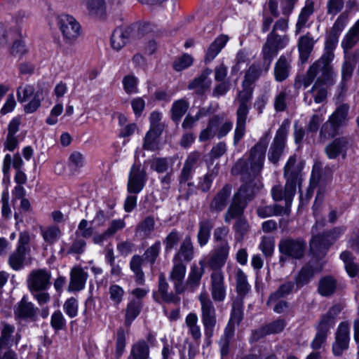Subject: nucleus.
Instances as JSON below:
<instances>
[{"instance_id": "f257e3e1", "label": "nucleus", "mask_w": 359, "mask_h": 359, "mask_svg": "<svg viewBox=\"0 0 359 359\" xmlns=\"http://www.w3.org/2000/svg\"><path fill=\"white\" fill-rule=\"evenodd\" d=\"M194 257V248L190 236L184 238L180 247L172 259L173 266L168 278L172 283L175 292H168L169 284L165 275L161 273L158 276V291L154 298L158 303L177 304L180 301L179 294L186 290L184 278L187 272L186 263L190 262Z\"/></svg>"}, {"instance_id": "f03ea898", "label": "nucleus", "mask_w": 359, "mask_h": 359, "mask_svg": "<svg viewBox=\"0 0 359 359\" xmlns=\"http://www.w3.org/2000/svg\"><path fill=\"white\" fill-rule=\"evenodd\" d=\"M233 174L241 175L243 184L233 195V198L242 203L248 205V203L253 200L255 194L263 187L259 177L249 175V169L243 161H238L232 168Z\"/></svg>"}, {"instance_id": "7ed1b4c3", "label": "nucleus", "mask_w": 359, "mask_h": 359, "mask_svg": "<svg viewBox=\"0 0 359 359\" xmlns=\"http://www.w3.org/2000/svg\"><path fill=\"white\" fill-rule=\"evenodd\" d=\"M242 90L238 92L236 99L238 102V107L236 113V124L233 135L235 146L239 143L245 134V125L253 94L252 86L242 83Z\"/></svg>"}, {"instance_id": "20e7f679", "label": "nucleus", "mask_w": 359, "mask_h": 359, "mask_svg": "<svg viewBox=\"0 0 359 359\" xmlns=\"http://www.w3.org/2000/svg\"><path fill=\"white\" fill-rule=\"evenodd\" d=\"M51 275L45 269L32 270L27 276V287L40 306L50 302V296L46 290L50 287Z\"/></svg>"}, {"instance_id": "39448f33", "label": "nucleus", "mask_w": 359, "mask_h": 359, "mask_svg": "<svg viewBox=\"0 0 359 359\" xmlns=\"http://www.w3.org/2000/svg\"><path fill=\"white\" fill-rule=\"evenodd\" d=\"M344 226H335L333 229L312 236L310 242V252L317 259L323 258L329 248L345 232Z\"/></svg>"}, {"instance_id": "423d86ee", "label": "nucleus", "mask_w": 359, "mask_h": 359, "mask_svg": "<svg viewBox=\"0 0 359 359\" xmlns=\"http://www.w3.org/2000/svg\"><path fill=\"white\" fill-rule=\"evenodd\" d=\"M268 142L269 133H266L259 140L257 143L250 149L248 162L243 159L238 160L243 161L246 167L249 169V175L259 177L264 167Z\"/></svg>"}, {"instance_id": "0eeeda50", "label": "nucleus", "mask_w": 359, "mask_h": 359, "mask_svg": "<svg viewBox=\"0 0 359 359\" xmlns=\"http://www.w3.org/2000/svg\"><path fill=\"white\" fill-rule=\"evenodd\" d=\"M341 311L339 305H334L330 308L328 311L320 317L318 324L316 327V334L311 341V347L313 350H318L325 342L328 334L334 325L335 318Z\"/></svg>"}, {"instance_id": "6e6552de", "label": "nucleus", "mask_w": 359, "mask_h": 359, "mask_svg": "<svg viewBox=\"0 0 359 359\" xmlns=\"http://www.w3.org/2000/svg\"><path fill=\"white\" fill-rule=\"evenodd\" d=\"M201 304V321L204 328V334L208 344L211 343L215 327L217 324V313L212 300L205 292L198 296Z\"/></svg>"}, {"instance_id": "1a4fd4ad", "label": "nucleus", "mask_w": 359, "mask_h": 359, "mask_svg": "<svg viewBox=\"0 0 359 359\" xmlns=\"http://www.w3.org/2000/svg\"><path fill=\"white\" fill-rule=\"evenodd\" d=\"M334 57V53L329 50L324 53L323 55L316 61L307 70L306 76L302 80V83L305 88L309 86L313 81H318L320 78L323 76H329L334 72V69L331 65Z\"/></svg>"}, {"instance_id": "9d476101", "label": "nucleus", "mask_w": 359, "mask_h": 359, "mask_svg": "<svg viewBox=\"0 0 359 359\" xmlns=\"http://www.w3.org/2000/svg\"><path fill=\"white\" fill-rule=\"evenodd\" d=\"M288 28V18H281L273 26L262 47L278 55L279 51L285 48L289 43L287 35H280L277 31L286 32Z\"/></svg>"}, {"instance_id": "9b49d317", "label": "nucleus", "mask_w": 359, "mask_h": 359, "mask_svg": "<svg viewBox=\"0 0 359 359\" xmlns=\"http://www.w3.org/2000/svg\"><path fill=\"white\" fill-rule=\"evenodd\" d=\"M277 56L276 54L264 48H262L260 63L252 64L245 72L243 83L245 85H252L257 81L262 75L266 74L271 67L273 59Z\"/></svg>"}, {"instance_id": "f8f14e48", "label": "nucleus", "mask_w": 359, "mask_h": 359, "mask_svg": "<svg viewBox=\"0 0 359 359\" xmlns=\"http://www.w3.org/2000/svg\"><path fill=\"white\" fill-rule=\"evenodd\" d=\"M336 73L334 72L329 76H323L315 81L312 88L304 94V101L311 105L313 100L320 104L325 102L327 97V89L335 83Z\"/></svg>"}, {"instance_id": "ddd939ff", "label": "nucleus", "mask_w": 359, "mask_h": 359, "mask_svg": "<svg viewBox=\"0 0 359 359\" xmlns=\"http://www.w3.org/2000/svg\"><path fill=\"white\" fill-rule=\"evenodd\" d=\"M290 125V121L289 119H285L282 122L270 146L268 159L275 165L278 164L285 148Z\"/></svg>"}, {"instance_id": "4468645a", "label": "nucleus", "mask_w": 359, "mask_h": 359, "mask_svg": "<svg viewBox=\"0 0 359 359\" xmlns=\"http://www.w3.org/2000/svg\"><path fill=\"white\" fill-rule=\"evenodd\" d=\"M57 25L67 44H74L81 34V25L72 15L62 14L58 17Z\"/></svg>"}, {"instance_id": "2eb2a0df", "label": "nucleus", "mask_w": 359, "mask_h": 359, "mask_svg": "<svg viewBox=\"0 0 359 359\" xmlns=\"http://www.w3.org/2000/svg\"><path fill=\"white\" fill-rule=\"evenodd\" d=\"M278 248L280 252L287 257L301 259L305 254L306 242L300 238H287L280 240Z\"/></svg>"}, {"instance_id": "dca6fc26", "label": "nucleus", "mask_w": 359, "mask_h": 359, "mask_svg": "<svg viewBox=\"0 0 359 359\" xmlns=\"http://www.w3.org/2000/svg\"><path fill=\"white\" fill-rule=\"evenodd\" d=\"M353 140L350 136H341L334 139L325 147V153L329 159H336L341 156L345 159L348 150L352 147Z\"/></svg>"}, {"instance_id": "f3484780", "label": "nucleus", "mask_w": 359, "mask_h": 359, "mask_svg": "<svg viewBox=\"0 0 359 359\" xmlns=\"http://www.w3.org/2000/svg\"><path fill=\"white\" fill-rule=\"evenodd\" d=\"M350 325L344 321L339 323L334 334V341L332 345V351L334 356L340 357L349 348Z\"/></svg>"}, {"instance_id": "a211bd4d", "label": "nucleus", "mask_w": 359, "mask_h": 359, "mask_svg": "<svg viewBox=\"0 0 359 359\" xmlns=\"http://www.w3.org/2000/svg\"><path fill=\"white\" fill-rule=\"evenodd\" d=\"M147 180V172L141 165L134 163L128 175L127 191L130 194H137L144 187Z\"/></svg>"}, {"instance_id": "6ab92c4d", "label": "nucleus", "mask_w": 359, "mask_h": 359, "mask_svg": "<svg viewBox=\"0 0 359 359\" xmlns=\"http://www.w3.org/2000/svg\"><path fill=\"white\" fill-rule=\"evenodd\" d=\"M21 339V334L16 331L14 325L5 321L0 323V348H11L18 346Z\"/></svg>"}, {"instance_id": "aec40b11", "label": "nucleus", "mask_w": 359, "mask_h": 359, "mask_svg": "<svg viewBox=\"0 0 359 359\" xmlns=\"http://www.w3.org/2000/svg\"><path fill=\"white\" fill-rule=\"evenodd\" d=\"M135 27H118L116 28L111 36V48L118 51L128 44L132 39H135Z\"/></svg>"}, {"instance_id": "412c9836", "label": "nucleus", "mask_w": 359, "mask_h": 359, "mask_svg": "<svg viewBox=\"0 0 359 359\" xmlns=\"http://www.w3.org/2000/svg\"><path fill=\"white\" fill-rule=\"evenodd\" d=\"M210 291L212 299L215 302H222L226 299V287L222 271H215L210 274Z\"/></svg>"}, {"instance_id": "4be33fe9", "label": "nucleus", "mask_w": 359, "mask_h": 359, "mask_svg": "<svg viewBox=\"0 0 359 359\" xmlns=\"http://www.w3.org/2000/svg\"><path fill=\"white\" fill-rule=\"evenodd\" d=\"M231 190V185L226 184L214 195L209 204V210L211 213L218 214L226 209L229 202Z\"/></svg>"}, {"instance_id": "5701e85b", "label": "nucleus", "mask_w": 359, "mask_h": 359, "mask_svg": "<svg viewBox=\"0 0 359 359\" xmlns=\"http://www.w3.org/2000/svg\"><path fill=\"white\" fill-rule=\"evenodd\" d=\"M348 22V15L346 13H341L336 20L332 27L330 29L325 42V52L330 50L333 53L339 37L346 27Z\"/></svg>"}, {"instance_id": "b1692460", "label": "nucleus", "mask_w": 359, "mask_h": 359, "mask_svg": "<svg viewBox=\"0 0 359 359\" xmlns=\"http://www.w3.org/2000/svg\"><path fill=\"white\" fill-rule=\"evenodd\" d=\"M229 243L218 244L212 251V255L208 260L209 266L213 270L221 271V268L225 264L229 252Z\"/></svg>"}, {"instance_id": "393cba45", "label": "nucleus", "mask_w": 359, "mask_h": 359, "mask_svg": "<svg viewBox=\"0 0 359 359\" xmlns=\"http://www.w3.org/2000/svg\"><path fill=\"white\" fill-rule=\"evenodd\" d=\"M37 308H35L32 302H27L25 297H23L14 308V315L16 320H34Z\"/></svg>"}, {"instance_id": "a878e982", "label": "nucleus", "mask_w": 359, "mask_h": 359, "mask_svg": "<svg viewBox=\"0 0 359 359\" xmlns=\"http://www.w3.org/2000/svg\"><path fill=\"white\" fill-rule=\"evenodd\" d=\"M359 57V49L355 50L351 56L345 58L341 66V81L339 88L341 91L346 89V82L349 81L355 69L358 58Z\"/></svg>"}, {"instance_id": "bb28decb", "label": "nucleus", "mask_w": 359, "mask_h": 359, "mask_svg": "<svg viewBox=\"0 0 359 359\" xmlns=\"http://www.w3.org/2000/svg\"><path fill=\"white\" fill-rule=\"evenodd\" d=\"M212 72V71L211 69H205L198 76L196 77L189 83L188 88L189 90H195L196 93L198 95L204 94L210 87L212 82L208 77Z\"/></svg>"}, {"instance_id": "cd10ccee", "label": "nucleus", "mask_w": 359, "mask_h": 359, "mask_svg": "<svg viewBox=\"0 0 359 359\" xmlns=\"http://www.w3.org/2000/svg\"><path fill=\"white\" fill-rule=\"evenodd\" d=\"M291 69V60L282 55L276 61L274 66V77L276 81L283 82L286 80L289 75Z\"/></svg>"}, {"instance_id": "c85d7f7f", "label": "nucleus", "mask_w": 359, "mask_h": 359, "mask_svg": "<svg viewBox=\"0 0 359 359\" xmlns=\"http://www.w3.org/2000/svg\"><path fill=\"white\" fill-rule=\"evenodd\" d=\"M315 43L316 40H314L310 32H307L306 34L299 37L297 47L299 52V57L302 62H306L309 59Z\"/></svg>"}, {"instance_id": "c756f323", "label": "nucleus", "mask_w": 359, "mask_h": 359, "mask_svg": "<svg viewBox=\"0 0 359 359\" xmlns=\"http://www.w3.org/2000/svg\"><path fill=\"white\" fill-rule=\"evenodd\" d=\"M88 273L81 268L74 267L70 272L69 291H80L85 287Z\"/></svg>"}, {"instance_id": "7c9ffc66", "label": "nucleus", "mask_w": 359, "mask_h": 359, "mask_svg": "<svg viewBox=\"0 0 359 359\" xmlns=\"http://www.w3.org/2000/svg\"><path fill=\"white\" fill-rule=\"evenodd\" d=\"M314 11V0H306L305 5L302 8L295 25L296 35L300 34L302 29L306 26L309 18L313 15Z\"/></svg>"}, {"instance_id": "2f4dec72", "label": "nucleus", "mask_w": 359, "mask_h": 359, "mask_svg": "<svg viewBox=\"0 0 359 359\" xmlns=\"http://www.w3.org/2000/svg\"><path fill=\"white\" fill-rule=\"evenodd\" d=\"M243 300L236 298L232 303L230 318L226 326L235 331L236 325H238L243 319Z\"/></svg>"}, {"instance_id": "473e14b6", "label": "nucleus", "mask_w": 359, "mask_h": 359, "mask_svg": "<svg viewBox=\"0 0 359 359\" xmlns=\"http://www.w3.org/2000/svg\"><path fill=\"white\" fill-rule=\"evenodd\" d=\"M228 40L229 37L226 35L222 34L217 37L208 48L204 62L209 63L212 61L225 46Z\"/></svg>"}, {"instance_id": "72a5a7b5", "label": "nucleus", "mask_w": 359, "mask_h": 359, "mask_svg": "<svg viewBox=\"0 0 359 359\" xmlns=\"http://www.w3.org/2000/svg\"><path fill=\"white\" fill-rule=\"evenodd\" d=\"M246 207L245 204L232 198V201L224 215V222L229 224L233 219L237 220L243 217Z\"/></svg>"}, {"instance_id": "f704fd0d", "label": "nucleus", "mask_w": 359, "mask_h": 359, "mask_svg": "<svg viewBox=\"0 0 359 359\" xmlns=\"http://www.w3.org/2000/svg\"><path fill=\"white\" fill-rule=\"evenodd\" d=\"M222 119L223 116L218 114L210 118L208 122L206 128L201 130L199 135V141L205 142L217 136L216 129L222 123Z\"/></svg>"}, {"instance_id": "c9c22d12", "label": "nucleus", "mask_w": 359, "mask_h": 359, "mask_svg": "<svg viewBox=\"0 0 359 359\" xmlns=\"http://www.w3.org/2000/svg\"><path fill=\"white\" fill-rule=\"evenodd\" d=\"M316 272V268L310 262L304 265L294 277L297 290L307 285L313 278Z\"/></svg>"}, {"instance_id": "e433bc0d", "label": "nucleus", "mask_w": 359, "mask_h": 359, "mask_svg": "<svg viewBox=\"0 0 359 359\" xmlns=\"http://www.w3.org/2000/svg\"><path fill=\"white\" fill-rule=\"evenodd\" d=\"M213 226L212 220L208 218L203 219L198 222L197 241L201 247L205 245L208 243Z\"/></svg>"}, {"instance_id": "4c0bfd02", "label": "nucleus", "mask_w": 359, "mask_h": 359, "mask_svg": "<svg viewBox=\"0 0 359 359\" xmlns=\"http://www.w3.org/2000/svg\"><path fill=\"white\" fill-rule=\"evenodd\" d=\"M189 108V102L185 98L175 101L170 109L171 119L175 124H179L183 116Z\"/></svg>"}, {"instance_id": "58836bf2", "label": "nucleus", "mask_w": 359, "mask_h": 359, "mask_svg": "<svg viewBox=\"0 0 359 359\" xmlns=\"http://www.w3.org/2000/svg\"><path fill=\"white\" fill-rule=\"evenodd\" d=\"M150 348L147 341L139 340L132 346L127 359H149Z\"/></svg>"}, {"instance_id": "ea45409f", "label": "nucleus", "mask_w": 359, "mask_h": 359, "mask_svg": "<svg viewBox=\"0 0 359 359\" xmlns=\"http://www.w3.org/2000/svg\"><path fill=\"white\" fill-rule=\"evenodd\" d=\"M145 262L139 255H133L130 262V269L135 274V282L139 285H143L145 281L144 273L142 269V266Z\"/></svg>"}, {"instance_id": "a19ab883", "label": "nucleus", "mask_w": 359, "mask_h": 359, "mask_svg": "<svg viewBox=\"0 0 359 359\" xmlns=\"http://www.w3.org/2000/svg\"><path fill=\"white\" fill-rule=\"evenodd\" d=\"M295 285V282L293 281H287L281 284L274 292L270 294L266 302L267 306L291 294L294 290Z\"/></svg>"}, {"instance_id": "79ce46f5", "label": "nucleus", "mask_w": 359, "mask_h": 359, "mask_svg": "<svg viewBox=\"0 0 359 359\" xmlns=\"http://www.w3.org/2000/svg\"><path fill=\"white\" fill-rule=\"evenodd\" d=\"M88 14L95 18H102L105 13L104 0H82Z\"/></svg>"}, {"instance_id": "37998d69", "label": "nucleus", "mask_w": 359, "mask_h": 359, "mask_svg": "<svg viewBox=\"0 0 359 359\" xmlns=\"http://www.w3.org/2000/svg\"><path fill=\"white\" fill-rule=\"evenodd\" d=\"M199 264L201 267H198L196 264H193L191 266L186 284L191 287H196L199 285L201 278L204 273L205 261L201 260Z\"/></svg>"}, {"instance_id": "c03bdc74", "label": "nucleus", "mask_w": 359, "mask_h": 359, "mask_svg": "<svg viewBox=\"0 0 359 359\" xmlns=\"http://www.w3.org/2000/svg\"><path fill=\"white\" fill-rule=\"evenodd\" d=\"M359 41V20L346 33L341 41V47L345 51L351 49Z\"/></svg>"}, {"instance_id": "a18cd8bd", "label": "nucleus", "mask_w": 359, "mask_h": 359, "mask_svg": "<svg viewBox=\"0 0 359 359\" xmlns=\"http://www.w3.org/2000/svg\"><path fill=\"white\" fill-rule=\"evenodd\" d=\"M142 302L139 299H132L126 309L125 324L130 326L132 322L139 316L142 309Z\"/></svg>"}, {"instance_id": "49530a36", "label": "nucleus", "mask_w": 359, "mask_h": 359, "mask_svg": "<svg viewBox=\"0 0 359 359\" xmlns=\"http://www.w3.org/2000/svg\"><path fill=\"white\" fill-rule=\"evenodd\" d=\"M161 128H151L146 134L143 149L145 150L155 151L158 147V138L161 133Z\"/></svg>"}, {"instance_id": "de8ad7c7", "label": "nucleus", "mask_w": 359, "mask_h": 359, "mask_svg": "<svg viewBox=\"0 0 359 359\" xmlns=\"http://www.w3.org/2000/svg\"><path fill=\"white\" fill-rule=\"evenodd\" d=\"M198 316L194 313H189L185 319V323L189 328V333L195 341H198L201 338V330L198 325Z\"/></svg>"}, {"instance_id": "09e8293b", "label": "nucleus", "mask_w": 359, "mask_h": 359, "mask_svg": "<svg viewBox=\"0 0 359 359\" xmlns=\"http://www.w3.org/2000/svg\"><path fill=\"white\" fill-rule=\"evenodd\" d=\"M236 292L238 296L236 298H241L244 299L245 295L248 293L250 286L248 283L247 276L245 273L241 270H238L236 276Z\"/></svg>"}, {"instance_id": "8fccbe9b", "label": "nucleus", "mask_w": 359, "mask_h": 359, "mask_svg": "<svg viewBox=\"0 0 359 359\" xmlns=\"http://www.w3.org/2000/svg\"><path fill=\"white\" fill-rule=\"evenodd\" d=\"M337 287V283L332 276H325L319 281L318 291L322 296L328 297L332 295Z\"/></svg>"}, {"instance_id": "3c124183", "label": "nucleus", "mask_w": 359, "mask_h": 359, "mask_svg": "<svg viewBox=\"0 0 359 359\" xmlns=\"http://www.w3.org/2000/svg\"><path fill=\"white\" fill-rule=\"evenodd\" d=\"M340 259L345 265L346 271L351 277H355L359 272V266L354 262V257L351 252L344 251L340 254Z\"/></svg>"}, {"instance_id": "603ef678", "label": "nucleus", "mask_w": 359, "mask_h": 359, "mask_svg": "<svg viewBox=\"0 0 359 359\" xmlns=\"http://www.w3.org/2000/svg\"><path fill=\"white\" fill-rule=\"evenodd\" d=\"M348 110L349 106L342 104L336 109L329 119L340 128L348 120Z\"/></svg>"}, {"instance_id": "864d4df0", "label": "nucleus", "mask_w": 359, "mask_h": 359, "mask_svg": "<svg viewBox=\"0 0 359 359\" xmlns=\"http://www.w3.org/2000/svg\"><path fill=\"white\" fill-rule=\"evenodd\" d=\"M235 331L229 327H225L224 334L219 341L220 354L224 357L229 353L230 342L234 336Z\"/></svg>"}, {"instance_id": "5fc2aeb1", "label": "nucleus", "mask_w": 359, "mask_h": 359, "mask_svg": "<svg viewBox=\"0 0 359 359\" xmlns=\"http://www.w3.org/2000/svg\"><path fill=\"white\" fill-rule=\"evenodd\" d=\"M339 127L328 119L324 123L320 130L319 137L321 140H326L335 137L338 134Z\"/></svg>"}, {"instance_id": "6e6d98bb", "label": "nucleus", "mask_w": 359, "mask_h": 359, "mask_svg": "<svg viewBox=\"0 0 359 359\" xmlns=\"http://www.w3.org/2000/svg\"><path fill=\"white\" fill-rule=\"evenodd\" d=\"M283 211V208L278 204L270 205H259L257 208V214L261 218L271 217L273 215H280Z\"/></svg>"}, {"instance_id": "4d7b16f0", "label": "nucleus", "mask_w": 359, "mask_h": 359, "mask_svg": "<svg viewBox=\"0 0 359 359\" xmlns=\"http://www.w3.org/2000/svg\"><path fill=\"white\" fill-rule=\"evenodd\" d=\"M161 247V241H156L152 245H151L144 251L143 255L142 256L146 263H149L150 264L151 267L154 266L156 259L159 255Z\"/></svg>"}, {"instance_id": "13d9d810", "label": "nucleus", "mask_w": 359, "mask_h": 359, "mask_svg": "<svg viewBox=\"0 0 359 359\" xmlns=\"http://www.w3.org/2000/svg\"><path fill=\"white\" fill-rule=\"evenodd\" d=\"M285 177L286 178V183L283 190L286 196V205H290L296 193L298 176H295L294 174L292 176H285Z\"/></svg>"}, {"instance_id": "bf43d9fd", "label": "nucleus", "mask_w": 359, "mask_h": 359, "mask_svg": "<svg viewBox=\"0 0 359 359\" xmlns=\"http://www.w3.org/2000/svg\"><path fill=\"white\" fill-rule=\"evenodd\" d=\"M26 252L27 251L21 250V248H17L15 252L11 254L8 262L13 269L17 271L23 267Z\"/></svg>"}, {"instance_id": "052dcab7", "label": "nucleus", "mask_w": 359, "mask_h": 359, "mask_svg": "<svg viewBox=\"0 0 359 359\" xmlns=\"http://www.w3.org/2000/svg\"><path fill=\"white\" fill-rule=\"evenodd\" d=\"M108 294L113 304L118 306L123 300L125 292L118 285L111 284L109 287Z\"/></svg>"}, {"instance_id": "680f3d73", "label": "nucleus", "mask_w": 359, "mask_h": 359, "mask_svg": "<svg viewBox=\"0 0 359 359\" xmlns=\"http://www.w3.org/2000/svg\"><path fill=\"white\" fill-rule=\"evenodd\" d=\"M43 240L49 245L53 244L61 235L60 229L56 226H51L41 230Z\"/></svg>"}, {"instance_id": "e2e57ef3", "label": "nucleus", "mask_w": 359, "mask_h": 359, "mask_svg": "<svg viewBox=\"0 0 359 359\" xmlns=\"http://www.w3.org/2000/svg\"><path fill=\"white\" fill-rule=\"evenodd\" d=\"M66 320L60 310L55 311L50 318V325L55 331H60L66 327Z\"/></svg>"}, {"instance_id": "0e129e2a", "label": "nucleus", "mask_w": 359, "mask_h": 359, "mask_svg": "<svg viewBox=\"0 0 359 359\" xmlns=\"http://www.w3.org/2000/svg\"><path fill=\"white\" fill-rule=\"evenodd\" d=\"M154 226L155 221L154 217L147 216L139 223L136 230L143 233L144 236H147L154 230Z\"/></svg>"}, {"instance_id": "69168bd1", "label": "nucleus", "mask_w": 359, "mask_h": 359, "mask_svg": "<svg viewBox=\"0 0 359 359\" xmlns=\"http://www.w3.org/2000/svg\"><path fill=\"white\" fill-rule=\"evenodd\" d=\"M123 89L127 94L137 93L138 92V79L133 75L125 76L122 81Z\"/></svg>"}, {"instance_id": "338daca9", "label": "nucleus", "mask_w": 359, "mask_h": 359, "mask_svg": "<svg viewBox=\"0 0 359 359\" xmlns=\"http://www.w3.org/2000/svg\"><path fill=\"white\" fill-rule=\"evenodd\" d=\"M35 88L32 85L21 86L17 89V100L19 102H25L29 97L34 95Z\"/></svg>"}, {"instance_id": "774afa93", "label": "nucleus", "mask_w": 359, "mask_h": 359, "mask_svg": "<svg viewBox=\"0 0 359 359\" xmlns=\"http://www.w3.org/2000/svg\"><path fill=\"white\" fill-rule=\"evenodd\" d=\"M180 239V233L175 229L172 230L163 241V244L165 245V250L166 252H170L178 244Z\"/></svg>"}]
</instances>
